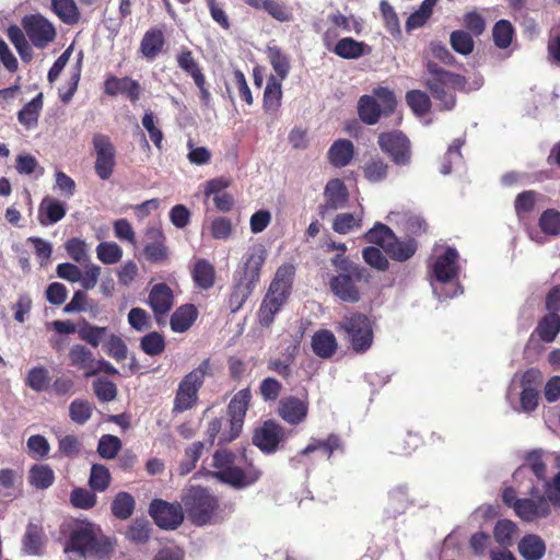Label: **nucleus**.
Returning a JSON list of instances; mask_svg holds the SVG:
<instances>
[{"label":"nucleus","mask_w":560,"mask_h":560,"mask_svg":"<svg viewBox=\"0 0 560 560\" xmlns=\"http://www.w3.org/2000/svg\"><path fill=\"white\" fill-rule=\"evenodd\" d=\"M212 466L215 468L212 475L235 489L247 488L261 476V471L248 463L244 455L236 456L226 450L214 453Z\"/></svg>","instance_id":"1"},{"label":"nucleus","mask_w":560,"mask_h":560,"mask_svg":"<svg viewBox=\"0 0 560 560\" xmlns=\"http://www.w3.org/2000/svg\"><path fill=\"white\" fill-rule=\"evenodd\" d=\"M113 549V542L105 536L101 527L88 520L74 521L69 530V539L65 550L73 551L82 557H103Z\"/></svg>","instance_id":"2"},{"label":"nucleus","mask_w":560,"mask_h":560,"mask_svg":"<svg viewBox=\"0 0 560 560\" xmlns=\"http://www.w3.org/2000/svg\"><path fill=\"white\" fill-rule=\"evenodd\" d=\"M374 320L359 312H350L342 316L337 330L342 332L351 350L362 354L368 352L374 342Z\"/></svg>","instance_id":"3"},{"label":"nucleus","mask_w":560,"mask_h":560,"mask_svg":"<svg viewBox=\"0 0 560 560\" xmlns=\"http://www.w3.org/2000/svg\"><path fill=\"white\" fill-rule=\"evenodd\" d=\"M293 273L294 268L291 265H283L278 268L258 312L259 322L262 326H269L273 322L275 315L284 304L291 290Z\"/></svg>","instance_id":"4"},{"label":"nucleus","mask_w":560,"mask_h":560,"mask_svg":"<svg viewBox=\"0 0 560 560\" xmlns=\"http://www.w3.org/2000/svg\"><path fill=\"white\" fill-rule=\"evenodd\" d=\"M293 273L294 268L291 265H283L278 268L258 312L259 322L262 326H269L273 322L275 315L284 304L291 290Z\"/></svg>","instance_id":"5"},{"label":"nucleus","mask_w":560,"mask_h":560,"mask_svg":"<svg viewBox=\"0 0 560 560\" xmlns=\"http://www.w3.org/2000/svg\"><path fill=\"white\" fill-rule=\"evenodd\" d=\"M430 78L428 79V88L432 96L441 102L442 109L450 110L455 105V90H466V80L459 74H455L441 69L435 63L428 65Z\"/></svg>","instance_id":"6"},{"label":"nucleus","mask_w":560,"mask_h":560,"mask_svg":"<svg viewBox=\"0 0 560 560\" xmlns=\"http://www.w3.org/2000/svg\"><path fill=\"white\" fill-rule=\"evenodd\" d=\"M210 371L211 362L209 359H205L196 369L184 376L174 398L173 412H184L196 405L198 392Z\"/></svg>","instance_id":"7"},{"label":"nucleus","mask_w":560,"mask_h":560,"mask_svg":"<svg viewBox=\"0 0 560 560\" xmlns=\"http://www.w3.org/2000/svg\"><path fill=\"white\" fill-rule=\"evenodd\" d=\"M183 503L189 520L196 525L217 522V499L206 489L190 487L183 497Z\"/></svg>","instance_id":"8"},{"label":"nucleus","mask_w":560,"mask_h":560,"mask_svg":"<svg viewBox=\"0 0 560 560\" xmlns=\"http://www.w3.org/2000/svg\"><path fill=\"white\" fill-rule=\"evenodd\" d=\"M362 282H369V271L365 268L332 276L329 288L339 300L353 304L361 300Z\"/></svg>","instance_id":"9"},{"label":"nucleus","mask_w":560,"mask_h":560,"mask_svg":"<svg viewBox=\"0 0 560 560\" xmlns=\"http://www.w3.org/2000/svg\"><path fill=\"white\" fill-rule=\"evenodd\" d=\"M95 153L94 170L96 175L103 179H108L116 166V149L108 136L96 133L92 139Z\"/></svg>","instance_id":"10"},{"label":"nucleus","mask_w":560,"mask_h":560,"mask_svg":"<svg viewBox=\"0 0 560 560\" xmlns=\"http://www.w3.org/2000/svg\"><path fill=\"white\" fill-rule=\"evenodd\" d=\"M252 398L248 388L237 392L229 404V432H223L220 436L221 443H230L235 440L243 429L244 417L246 415Z\"/></svg>","instance_id":"11"},{"label":"nucleus","mask_w":560,"mask_h":560,"mask_svg":"<svg viewBox=\"0 0 560 560\" xmlns=\"http://www.w3.org/2000/svg\"><path fill=\"white\" fill-rule=\"evenodd\" d=\"M378 144L395 164L406 165L410 162V142L400 131L381 133Z\"/></svg>","instance_id":"12"},{"label":"nucleus","mask_w":560,"mask_h":560,"mask_svg":"<svg viewBox=\"0 0 560 560\" xmlns=\"http://www.w3.org/2000/svg\"><path fill=\"white\" fill-rule=\"evenodd\" d=\"M56 272L59 278L73 283L80 282L83 289L91 290L97 284L101 267L95 264H88L84 272H82L77 265L62 262L57 266Z\"/></svg>","instance_id":"13"},{"label":"nucleus","mask_w":560,"mask_h":560,"mask_svg":"<svg viewBox=\"0 0 560 560\" xmlns=\"http://www.w3.org/2000/svg\"><path fill=\"white\" fill-rule=\"evenodd\" d=\"M22 25L30 40L37 48L46 47L56 36L54 25L42 15L25 16Z\"/></svg>","instance_id":"14"},{"label":"nucleus","mask_w":560,"mask_h":560,"mask_svg":"<svg viewBox=\"0 0 560 560\" xmlns=\"http://www.w3.org/2000/svg\"><path fill=\"white\" fill-rule=\"evenodd\" d=\"M266 258L267 250L262 244L252 245L243 257L241 270L235 276L257 285Z\"/></svg>","instance_id":"15"},{"label":"nucleus","mask_w":560,"mask_h":560,"mask_svg":"<svg viewBox=\"0 0 560 560\" xmlns=\"http://www.w3.org/2000/svg\"><path fill=\"white\" fill-rule=\"evenodd\" d=\"M150 515L156 525L164 529H175L183 520V509L179 504H172L163 500H154L150 504Z\"/></svg>","instance_id":"16"},{"label":"nucleus","mask_w":560,"mask_h":560,"mask_svg":"<svg viewBox=\"0 0 560 560\" xmlns=\"http://www.w3.org/2000/svg\"><path fill=\"white\" fill-rule=\"evenodd\" d=\"M283 428L275 421H266L255 430L253 443L264 453H273L283 440Z\"/></svg>","instance_id":"17"},{"label":"nucleus","mask_w":560,"mask_h":560,"mask_svg":"<svg viewBox=\"0 0 560 560\" xmlns=\"http://www.w3.org/2000/svg\"><path fill=\"white\" fill-rule=\"evenodd\" d=\"M349 195L346 185L339 178L330 179L324 189V203L319 207V214L324 218L328 211L346 207Z\"/></svg>","instance_id":"18"},{"label":"nucleus","mask_w":560,"mask_h":560,"mask_svg":"<svg viewBox=\"0 0 560 560\" xmlns=\"http://www.w3.org/2000/svg\"><path fill=\"white\" fill-rule=\"evenodd\" d=\"M432 273L441 283L455 279L458 275V253L455 248L447 247L445 252L436 256L432 265Z\"/></svg>","instance_id":"19"},{"label":"nucleus","mask_w":560,"mask_h":560,"mask_svg":"<svg viewBox=\"0 0 560 560\" xmlns=\"http://www.w3.org/2000/svg\"><path fill=\"white\" fill-rule=\"evenodd\" d=\"M516 515L525 522H534L547 517L551 510L547 499L542 495L536 499H522L514 502Z\"/></svg>","instance_id":"20"},{"label":"nucleus","mask_w":560,"mask_h":560,"mask_svg":"<svg viewBox=\"0 0 560 560\" xmlns=\"http://www.w3.org/2000/svg\"><path fill=\"white\" fill-rule=\"evenodd\" d=\"M278 413L287 423L296 425L302 423L308 413V402L295 396L283 397L279 401Z\"/></svg>","instance_id":"21"},{"label":"nucleus","mask_w":560,"mask_h":560,"mask_svg":"<svg viewBox=\"0 0 560 560\" xmlns=\"http://www.w3.org/2000/svg\"><path fill=\"white\" fill-rule=\"evenodd\" d=\"M145 234L151 240L143 249L147 260L153 264L166 262L168 260V249L162 231L158 228H148Z\"/></svg>","instance_id":"22"},{"label":"nucleus","mask_w":560,"mask_h":560,"mask_svg":"<svg viewBox=\"0 0 560 560\" xmlns=\"http://www.w3.org/2000/svg\"><path fill=\"white\" fill-rule=\"evenodd\" d=\"M148 303L151 306L158 322L161 317L168 313L173 306V292L165 283H158L152 287Z\"/></svg>","instance_id":"23"},{"label":"nucleus","mask_w":560,"mask_h":560,"mask_svg":"<svg viewBox=\"0 0 560 560\" xmlns=\"http://www.w3.org/2000/svg\"><path fill=\"white\" fill-rule=\"evenodd\" d=\"M539 376L537 371H527L521 381L522 392L520 394V408L517 411L529 413L534 411L538 406L539 392L536 386L532 385V382Z\"/></svg>","instance_id":"24"},{"label":"nucleus","mask_w":560,"mask_h":560,"mask_svg":"<svg viewBox=\"0 0 560 560\" xmlns=\"http://www.w3.org/2000/svg\"><path fill=\"white\" fill-rule=\"evenodd\" d=\"M104 91L106 94L110 96H115L117 94H126V96L131 101L136 102L140 97V84L128 78H116L109 77L104 83Z\"/></svg>","instance_id":"25"},{"label":"nucleus","mask_w":560,"mask_h":560,"mask_svg":"<svg viewBox=\"0 0 560 560\" xmlns=\"http://www.w3.org/2000/svg\"><path fill=\"white\" fill-rule=\"evenodd\" d=\"M66 212V205L62 201L47 196L39 203L38 221L44 226L52 225L62 220Z\"/></svg>","instance_id":"26"},{"label":"nucleus","mask_w":560,"mask_h":560,"mask_svg":"<svg viewBox=\"0 0 560 560\" xmlns=\"http://www.w3.org/2000/svg\"><path fill=\"white\" fill-rule=\"evenodd\" d=\"M542 451H533L528 453L525 463L515 470L513 475L514 480H518L520 476L528 475L532 472L537 478V480L545 481L547 465L542 459Z\"/></svg>","instance_id":"27"},{"label":"nucleus","mask_w":560,"mask_h":560,"mask_svg":"<svg viewBox=\"0 0 560 560\" xmlns=\"http://www.w3.org/2000/svg\"><path fill=\"white\" fill-rule=\"evenodd\" d=\"M69 362L70 365L84 371L86 377L95 375L93 370L94 355L90 349L83 345H74L69 350Z\"/></svg>","instance_id":"28"},{"label":"nucleus","mask_w":560,"mask_h":560,"mask_svg":"<svg viewBox=\"0 0 560 560\" xmlns=\"http://www.w3.org/2000/svg\"><path fill=\"white\" fill-rule=\"evenodd\" d=\"M337 339L330 330H318L312 338V349L319 358L328 359L332 357L337 350Z\"/></svg>","instance_id":"29"},{"label":"nucleus","mask_w":560,"mask_h":560,"mask_svg":"<svg viewBox=\"0 0 560 560\" xmlns=\"http://www.w3.org/2000/svg\"><path fill=\"white\" fill-rule=\"evenodd\" d=\"M518 552L525 560H540L546 553V544L540 536L528 534L520 540Z\"/></svg>","instance_id":"30"},{"label":"nucleus","mask_w":560,"mask_h":560,"mask_svg":"<svg viewBox=\"0 0 560 560\" xmlns=\"http://www.w3.org/2000/svg\"><path fill=\"white\" fill-rule=\"evenodd\" d=\"M332 51L343 59H358L370 54L371 48L363 42H357L351 37H345L337 42Z\"/></svg>","instance_id":"31"},{"label":"nucleus","mask_w":560,"mask_h":560,"mask_svg":"<svg viewBox=\"0 0 560 560\" xmlns=\"http://www.w3.org/2000/svg\"><path fill=\"white\" fill-rule=\"evenodd\" d=\"M255 288L256 285L250 283V281L234 276V285L229 298V307L232 313H236L242 308Z\"/></svg>","instance_id":"32"},{"label":"nucleus","mask_w":560,"mask_h":560,"mask_svg":"<svg viewBox=\"0 0 560 560\" xmlns=\"http://www.w3.org/2000/svg\"><path fill=\"white\" fill-rule=\"evenodd\" d=\"M354 154V148L351 141L339 139L335 141L328 150L329 162L336 167L348 165Z\"/></svg>","instance_id":"33"},{"label":"nucleus","mask_w":560,"mask_h":560,"mask_svg":"<svg viewBox=\"0 0 560 560\" xmlns=\"http://www.w3.org/2000/svg\"><path fill=\"white\" fill-rule=\"evenodd\" d=\"M281 81L282 80H278L277 77L275 75H270L267 80V84L264 92V109L269 114L278 112V109L281 106Z\"/></svg>","instance_id":"34"},{"label":"nucleus","mask_w":560,"mask_h":560,"mask_svg":"<svg viewBox=\"0 0 560 560\" xmlns=\"http://www.w3.org/2000/svg\"><path fill=\"white\" fill-rule=\"evenodd\" d=\"M197 310L191 304H186L177 308L171 317V327L175 332L188 330L197 318Z\"/></svg>","instance_id":"35"},{"label":"nucleus","mask_w":560,"mask_h":560,"mask_svg":"<svg viewBox=\"0 0 560 560\" xmlns=\"http://www.w3.org/2000/svg\"><path fill=\"white\" fill-rule=\"evenodd\" d=\"M358 113L362 121L368 125H374L377 122L381 114H384L381 109V105L371 95H362L358 103Z\"/></svg>","instance_id":"36"},{"label":"nucleus","mask_w":560,"mask_h":560,"mask_svg":"<svg viewBox=\"0 0 560 560\" xmlns=\"http://www.w3.org/2000/svg\"><path fill=\"white\" fill-rule=\"evenodd\" d=\"M43 108V93L37 94L18 114V119L27 129L37 125L39 113Z\"/></svg>","instance_id":"37"},{"label":"nucleus","mask_w":560,"mask_h":560,"mask_svg":"<svg viewBox=\"0 0 560 560\" xmlns=\"http://www.w3.org/2000/svg\"><path fill=\"white\" fill-rule=\"evenodd\" d=\"M54 13L66 24L73 25L80 20V11L74 0H50Z\"/></svg>","instance_id":"38"},{"label":"nucleus","mask_w":560,"mask_h":560,"mask_svg":"<svg viewBox=\"0 0 560 560\" xmlns=\"http://www.w3.org/2000/svg\"><path fill=\"white\" fill-rule=\"evenodd\" d=\"M560 331V316L556 313H549L544 316L536 329L535 332L538 337L545 342H551L555 340L557 335Z\"/></svg>","instance_id":"39"},{"label":"nucleus","mask_w":560,"mask_h":560,"mask_svg":"<svg viewBox=\"0 0 560 560\" xmlns=\"http://www.w3.org/2000/svg\"><path fill=\"white\" fill-rule=\"evenodd\" d=\"M164 45V36L160 30L148 31L140 45L141 54L148 59H154Z\"/></svg>","instance_id":"40"},{"label":"nucleus","mask_w":560,"mask_h":560,"mask_svg":"<svg viewBox=\"0 0 560 560\" xmlns=\"http://www.w3.org/2000/svg\"><path fill=\"white\" fill-rule=\"evenodd\" d=\"M178 67L190 75L195 84H200L205 77L192 52L187 48H182L176 56Z\"/></svg>","instance_id":"41"},{"label":"nucleus","mask_w":560,"mask_h":560,"mask_svg":"<svg viewBox=\"0 0 560 560\" xmlns=\"http://www.w3.org/2000/svg\"><path fill=\"white\" fill-rule=\"evenodd\" d=\"M417 245L413 240L398 241L393 235V241L388 242L384 250L395 260L405 261L409 259L416 252Z\"/></svg>","instance_id":"42"},{"label":"nucleus","mask_w":560,"mask_h":560,"mask_svg":"<svg viewBox=\"0 0 560 560\" xmlns=\"http://www.w3.org/2000/svg\"><path fill=\"white\" fill-rule=\"evenodd\" d=\"M54 480V470L46 464H36L30 469L28 481L36 489H47Z\"/></svg>","instance_id":"43"},{"label":"nucleus","mask_w":560,"mask_h":560,"mask_svg":"<svg viewBox=\"0 0 560 560\" xmlns=\"http://www.w3.org/2000/svg\"><path fill=\"white\" fill-rule=\"evenodd\" d=\"M65 249L68 256L78 264H91L90 246L88 243L79 237H73L65 243Z\"/></svg>","instance_id":"44"},{"label":"nucleus","mask_w":560,"mask_h":560,"mask_svg":"<svg viewBox=\"0 0 560 560\" xmlns=\"http://www.w3.org/2000/svg\"><path fill=\"white\" fill-rule=\"evenodd\" d=\"M517 526L509 520L499 521L493 529V537L502 548H509L513 545Z\"/></svg>","instance_id":"45"},{"label":"nucleus","mask_w":560,"mask_h":560,"mask_svg":"<svg viewBox=\"0 0 560 560\" xmlns=\"http://www.w3.org/2000/svg\"><path fill=\"white\" fill-rule=\"evenodd\" d=\"M214 268L206 259H199L196 261L192 278L196 284L201 289H209L214 283Z\"/></svg>","instance_id":"46"},{"label":"nucleus","mask_w":560,"mask_h":560,"mask_svg":"<svg viewBox=\"0 0 560 560\" xmlns=\"http://www.w3.org/2000/svg\"><path fill=\"white\" fill-rule=\"evenodd\" d=\"M363 211L359 213H340L332 223V230L338 234H347L362 224Z\"/></svg>","instance_id":"47"},{"label":"nucleus","mask_w":560,"mask_h":560,"mask_svg":"<svg viewBox=\"0 0 560 560\" xmlns=\"http://www.w3.org/2000/svg\"><path fill=\"white\" fill-rule=\"evenodd\" d=\"M340 446L339 438L335 434H330L325 441L312 439L301 454L307 455L315 451H322L327 457H330L335 451L340 448Z\"/></svg>","instance_id":"48"},{"label":"nucleus","mask_w":560,"mask_h":560,"mask_svg":"<svg viewBox=\"0 0 560 560\" xmlns=\"http://www.w3.org/2000/svg\"><path fill=\"white\" fill-rule=\"evenodd\" d=\"M268 59L278 75V80H284L290 71V62L280 48L273 46L268 47Z\"/></svg>","instance_id":"49"},{"label":"nucleus","mask_w":560,"mask_h":560,"mask_svg":"<svg viewBox=\"0 0 560 560\" xmlns=\"http://www.w3.org/2000/svg\"><path fill=\"white\" fill-rule=\"evenodd\" d=\"M93 405L85 399H74L69 406V417L77 424H84L93 413Z\"/></svg>","instance_id":"50"},{"label":"nucleus","mask_w":560,"mask_h":560,"mask_svg":"<svg viewBox=\"0 0 560 560\" xmlns=\"http://www.w3.org/2000/svg\"><path fill=\"white\" fill-rule=\"evenodd\" d=\"M133 509L135 500L128 492H119L112 503L113 514L120 520H127L132 514Z\"/></svg>","instance_id":"51"},{"label":"nucleus","mask_w":560,"mask_h":560,"mask_svg":"<svg viewBox=\"0 0 560 560\" xmlns=\"http://www.w3.org/2000/svg\"><path fill=\"white\" fill-rule=\"evenodd\" d=\"M97 258L106 265H114L122 257L121 247L114 242H102L96 247Z\"/></svg>","instance_id":"52"},{"label":"nucleus","mask_w":560,"mask_h":560,"mask_svg":"<svg viewBox=\"0 0 560 560\" xmlns=\"http://www.w3.org/2000/svg\"><path fill=\"white\" fill-rule=\"evenodd\" d=\"M514 35V28L508 20L498 21L492 30L494 44L499 48H506L511 45Z\"/></svg>","instance_id":"53"},{"label":"nucleus","mask_w":560,"mask_h":560,"mask_svg":"<svg viewBox=\"0 0 560 560\" xmlns=\"http://www.w3.org/2000/svg\"><path fill=\"white\" fill-rule=\"evenodd\" d=\"M49 381V372L44 366H35L31 369L26 376V385L37 393L45 390Z\"/></svg>","instance_id":"54"},{"label":"nucleus","mask_w":560,"mask_h":560,"mask_svg":"<svg viewBox=\"0 0 560 560\" xmlns=\"http://www.w3.org/2000/svg\"><path fill=\"white\" fill-rule=\"evenodd\" d=\"M24 550L28 555H39L43 549V538L40 529L33 524H30L26 528V533L23 540Z\"/></svg>","instance_id":"55"},{"label":"nucleus","mask_w":560,"mask_h":560,"mask_svg":"<svg viewBox=\"0 0 560 560\" xmlns=\"http://www.w3.org/2000/svg\"><path fill=\"white\" fill-rule=\"evenodd\" d=\"M393 235L394 233L389 228L382 223H376L374 228L365 233L364 238L366 242L374 243L384 249L385 246H388V242L393 241Z\"/></svg>","instance_id":"56"},{"label":"nucleus","mask_w":560,"mask_h":560,"mask_svg":"<svg viewBox=\"0 0 560 560\" xmlns=\"http://www.w3.org/2000/svg\"><path fill=\"white\" fill-rule=\"evenodd\" d=\"M104 348L106 353L118 362L127 358V346L125 341L115 334H108Z\"/></svg>","instance_id":"57"},{"label":"nucleus","mask_w":560,"mask_h":560,"mask_svg":"<svg viewBox=\"0 0 560 560\" xmlns=\"http://www.w3.org/2000/svg\"><path fill=\"white\" fill-rule=\"evenodd\" d=\"M406 101L412 112L418 115H424L431 105L429 96L419 90H413L407 93Z\"/></svg>","instance_id":"58"},{"label":"nucleus","mask_w":560,"mask_h":560,"mask_svg":"<svg viewBox=\"0 0 560 560\" xmlns=\"http://www.w3.org/2000/svg\"><path fill=\"white\" fill-rule=\"evenodd\" d=\"M463 145V141L460 139H456L450 145L443 162L441 164V173L443 175H448L452 172V165H457L462 162V153L460 148Z\"/></svg>","instance_id":"59"},{"label":"nucleus","mask_w":560,"mask_h":560,"mask_svg":"<svg viewBox=\"0 0 560 560\" xmlns=\"http://www.w3.org/2000/svg\"><path fill=\"white\" fill-rule=\"evenodd\" d=\"M110 480L108 469L103 465H93L91 468V475L89 485L94 491H104Z\"/></svg>","instance_id":"60"},{"label":"nucleus","mask_w":560,"mask_h":560,"mask_svg":"<svg viewBox=\"0 0 560 560\" xmlns=\"http://www.w3.org/2000/svg\"><path fill=\"white\" fill-rule=\"evenodd\" d=\"M108 334L106 327L88 325L80 329V337L94 348L98 347L101 342L105 343Z\"/></svg>","instance_id":"61"},{"label":"nucleus","mask_w":560,"mask_h":560,"mask_svg":"<svg viewBox=\"0 0 560 560\" xmlns=\"http://www.w3.org/2000/svg\"><path fill=\"white\" fill-rule=\"evenodd\" d=\"M70 502L78 509L89 510L96 503V495L84 488H75L71 491Z\"/></svg>","instance_id":"62"},{"label":"nucleus","mask_w":560,"mask_h":560,"mask_svg":"<svg viewBox=\"0 0 560 560\" xmlns=\"http://www.w3.org/2000/svg\"><path fill=\"white\" fill-rule=\"evenodd\" d=\"M539 226L546 234H560V212L553 209L542 212L539 219Z\"/></svg>","instance_id":"63"},{"label":"nucleus","mask_w":560,"mask_h":560,"mask_svg":"<svg viewBox=\"0 0 560 560\" xmlns=\"http://www.w3.org/2000/svg\"><path fill=\"white\" fill-rule=\"evenodd\" d=\"M121 447V442L117 436L106 434L100 439L97 452L106 459L114 458Z\"/></svg>","instance_id":"64"}]
</instances>
